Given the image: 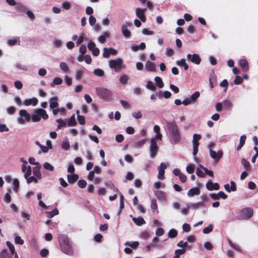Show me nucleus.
Returning a JSON list of instances; mask_svg holds the SVG:
<instances>
[{
	"label": "nucleus",
	"mask_w": 258,
	"mask_h": 258,
	"mask_svg": "<svg viewBox=\"0 0 258 258\" xmlns=\"http://www.w3.org/2000/svg\"><path fill=\"white\" fill-rule=\"evenodd\" d=\"M153 131L156 135L149 140V156L152 159L156 157L159 150L157 141H160L162 139V135L160 133V127L159 125H155Z\"/></svg>",
	"instance_id": "nucleus-1"
},
{
	"label": "nucleus",
	"mask_w": 258,
	"mask_h": 258,
	"mask_svg": "<svg viewBox=\"0 0 258 258\" xmlns=\"http://www.w3.org/2000/svg\"><path fill=\"white\" fill-rule=\"evenodd\" d=\"M58 241L61 251L67 254L72 253V246L69 243L67 236L66 235L61 234L58 236Z\"/></svg>",
	"instance_id": "nucleus-2"
},
{
	"label": "nucleus",
	"mask_w": 258,
	"mask_h": 258,
	"mask_svg": "<svg viewBox=\"0 0 258 258\" xmlns=\"http://www.w3.org/2000/svg\"><path fill=\"white\" fill-rule=\"evenodd\" d=\"M47 119L48 115L46 111L42 108L36 109L34 110L32 114H31V119L34 122L39 121L41 119Z\"/></svg>",
	"instance_id": "nucleus-3"
},
{
	"label": "nucleus",
	"mask_w": 258,
	"mask_h": 258,
	"mask_svg": "<svg viewBox=\"0 0 258 258\" xmlns=\"http://www.w3.org/2000/svg\"><path fill=\"white\" fill-rule=\"evenodd\" d=\"M31 119V114L26 110L21 109L19 111V116L17 118V122L19 124L24 125L26 122H28Z\"/></svg>",
	"instance_id": "nucleus-4"
},
{
	"label": "nucleus",
	"mask_w": 258,
	"mask_h": 258,
	"mask_svg": "<svg viewBox=\"0 0 258 258\" xmlns=\"http://www.w3.org/2000/svg\"><path fill=\"white\" fill-rule=\"evenodd\" d=\"M96 91L97 95L101 98L108 100H109L112 96L110 90L104 88H96Z\"/></svg>",
	"instance_id": "nucleus-5"
},
{
	"label": "nucleus",
	"mask_w": 258,
	"mask_h": 258,
	"mask_svg": "<svg viewBox=\"0 0 258 258\" xmlns=\"http://www.w3.org/2000/svg\"><path fill=\"white\" fill-rule=\"evenodd\" d=\"M123 60L121 58H116L109 61V66L111 69H113L115 72H119L122 68L125 67L123 65Z\"/></svg>",
	"instance_id": "nucleus-6"
},
{
	"label": "nucleus",
	"mask_w": 258,
	"mask_h": 258,
	"mask_svg": "<svg viewBox=\"0 0 258 258\" xmlns=\"http://www.w3.org/2000/svg\"><path fill=\"white\" fill-rule=\"evenodd\" d=\"M253 215V210L250 208H245L240 211L239 219L249 220Z\"/></svg>",
	"instance_id": "nucleus-7"
},
{
	"label": "nucleus",
	"mask_w": 258,
	"mask_h": 258,
	"mask_svg": "<svg viewBox=\"0 0 258 258\" xmlns=\"http://www.w3.org/2000/svg\"><path fill=\"white\" fill-rule=\"evenodd\" d=\"M132 24L129 22H125L121 26V32L122 35L126 38H128L131 36V32L128 29V27H131Z\"/></svg>",
	"instance_id": "nucleus-8"
},
{
	"label": "nucleus",
	"mask_w": 258,
	"mask_h": 258,
	"mask_svg": "<svg viewBox=\"0 0 258 258\" xmlns=\"http://www.w3.org/2000/svg\"><path fill=\"white\" fill-rule=\"evenodd\" d=\"M186 57L188 60L195 64H199L201 63V58L200 55L198 54H187Z\"/></svg>",
	"instance_id": "nucleus-9"
},
{
	"label": "nucleus",
	"mask_w": 258,
	"mask_h": 258,
	"mask_svg": "<svg viewBox=\"0 0 258 258\" xmlns=\"http://www.w3.org/2000/svg\"><path fill=\"white\" fill-rule=\"evenodd\" d=\"M209 152L210 157L214 159L216 162H218L223 155V152L221 150H219L218 152H216L212 149H210Z\"/></svg>",
	"instance_id": "nucleus-10"
},
{
	"label": "nucleus",
	"mask_w": 258,
	"mask_h": 258,
	"mask_svg": "<svg viewBox=\"0 0 258 258\" xmlns=\"http://www.w3.org/2000/svg\"><path fill=\"white\" fill-rule=\"evenodd\" d=\"M146 11V9H141L138 8L136 9V14L137 17H138L140 20L145 22L146 20V16H145V12Z\"/></svg>",
	"instance_id": "nucleus-11"
},
{
	"label": "nucleus",
	"mask_w": 258,
	"mask_h": 258,
	"mask_svg": "<svg viewBox=\"0 0 258 258\" xmlns=\"http://www.w3.org/2000/svg\"><path fill=\"white\" fill-rule=\"evenodd\" d=\"M180 140L179 130L171 132L170 141L172 144H176Z\"/></svg>",
	"instance_id": "nucleus-12"
},
{
	"label": "nucleus",
	"mask_w": 258,
	"mask_h": 258,
	"mask_svg": "<svg viewBox=\"0 0 258 258\" xmlns=\"http://www.w3.org/2000/svg\"><path fill=\"white\" fill-rule=\"evenodd\" d=\"M167 168L166 165L164 163H161L157 169L158 171V178L159 179L163 180L165 178L164 173L165 169Z\"/></svg>",
	"instance_id": "nucleus-13"
},
{
	"label": "nucleus",
	"mask_w": 258,
	"mask_h": 258,
	"mask_svg": "<svg viewBox=\"0 0 258 258\" xmlns=\"http://www.w3.org/2000/svg\"><path fill=\"white\" fill-rule=\"evenodd\" d=\"M38 102V100L36 97L25 99L22 103L25 106H36Z\"/></svg>",
	"instance_id": "nucleus-14"
},
{
	"label": "nucleus",
	"mask_w": 258,
	"mask_h": 258,
	"mask_svg": "<svg viewBox=\"0 0 258 258\" xmlns=\"http://www.w3.org/2000/svg\"><path fill=\"white\" fill-rule=\"evenodd\" d=\"M116 50L113 48H104L103 50L102 55L104 57L108 58L111 54L116 55Z\"/></svg>",
	"instance_id": "nucleus-15"
},
{
	"label": "nucleus",
	"mask_w": 258,
	"mask_h": 258,
	"mask_svg": "<svg viewBox=\"0 0 258 258\" xmlns=\"http://www.w3.org/2000/svg\"><path fill=\"white\" fill-rule=\"evenodd\" d=\"M206 187L209 190H218L220 186L217 183H214L211 180H209L206 183Z\"/></svg>",
	"instance_id": "nucleus-16"
},
{
	"label": "nucleus",
	"mask_w": 258,
	"mask_h": 258,
	"mask_svg": "<svg viewBox=\"0 0 258 258\" xmlns=\"http://www.w3.org/2000/svg\"><path fill=\"white\" fill-rule=\"evenodd\" d=\"M22 171L24 173V176L25 178H27L28 176L31 175L32 169L30 166L22 165Z\"/></svg>",
	"instance_id": "nucleus-17"
},
{
	"label": "nucleus",
	"mask_w": 258,
	"mask_h": 258,
	"mask_svg": "<svg viewBox=\"0 0 258 258\" xmlns=\"http://www.w3.org/2000/svg\"><path fill=\"white\" fill-rule=\"evenodd\" d=\"M224 186L225 189L228 192L235 191L237 189L236 184L233 181H231L230 185L229 184H226Z\"/></svg>",
	"instance_id": "nucleus-18"
},
{
	"label": "nucleus",
	"mask_w": 258,
	"mask_h": 258,
	"mask_svg": "<svg viewBox=\"0 0 258 258\" xmlns=\"http://www.w3.org/2000/svg\"><path fill=\"white\" fill-rule=\"evenodd\" d=\"M7 44L10 46L15 45H20V40L19 37L11 38L7 40Z\"/></svg>",
	"instance_id": "nucleus-19"
},
{
	"label": "nucleus",
	"mask_w": 258,
	"mask_h": 258,
	"mask_svg": "<svg viewBox=\"0 0 258 258\" xmlns=\"http://www.w3.org/2000/svg\"><path fill=\"white\" fill-rule=\"evenodd\" d=\"M110 33L109 31H106L103 32L101 35H100L98 38V40L101 43H104L106 39L110 37Z\"/></svg>",
	"instance_id": "nucleus-20"
},
{
	"label": "nucleus",
	"mask_w": 258,
	"mask_h": 258,
	"mask_svg": "<svg viewBox=\"0 0 258 258\" xmlns=\"http://www.w3.org/2000/svg\"><path fill=\"white\" fill-rule=\"evenodd\" d=\"M40 165L36 166L33 168L32 171L34 176L37 177L39 180L42 178V175L40 172Z\"/></svg>",
	"instance_id": "nucleus-21"
},
{
	"label": "nucleus",
	"mask_w": 258,
	"mask_h": 258,
	"mask_svg": "<svg viewBox=\"0 0 258 258\" xmlns=\"http://www.w3.org/2000/svg\"><path fill=\"white\" fill-rule=\"evenodd\" d=\"M222 103L224 110L227 111L231 110L233 107V104L230 100L227 99L224 100L222 101Z\"/></svg>",
	"instance_id": "nucleus-22"
},
{
	"label": "nucleus",
	"mask_w": 258,
	"mask_h": 258,
	"mask_svg": "<svg viewBox=\"0 0 258 258\" xmlns=\"http://www.w3.org/2000/svg\"><path fill=\"white\" fill-rule=\"evenodd\" d=\"M167 127L170 132L178 130V128L174 121H167Z\"/></svg>",
	"instance_id": "nucleus-23"
},
{
	"label": "nucleus",
	"mask_w": 258,
	"mask_h": 258,
	"mask_svg": "<svg viewBox=\"0 0 258 258\" xmlns=\"http://www.w3.org/2000/svg\"><path fill=\"white\" fill-rule=\"evenodd\" d=\"M151 209L153 214L157 215L158 214V206L155 200L151 201Z\"/></svg>",
	"instance_id": "nucleus-24"
},
{
	"label": "nucleus",
	"mask_w": 258,
	"mask_h": 258,
	"mask_svg": "<svg viewBox=\"0 0 258 258\" xmlns=\"http://www.w3.org/2000/svg\"><path fill=\"white\" fill-rule=\"evenodd\" d=\"M131 217H132V219L135 223L138 226H141L145 224V221L142 217H139L138 218L133 217L132 215H130Z\"/></svg>",
	"instance_id": "nucleus-25"
},
{
	"label": "nucleus",
	"mask_w": 258,
	"mask_h": 258,
	"mask_svg": "<svg viewBox=\"0 0 258 258\" xmlns=\"http://www.w3.org/2000/svg\"><path fill=\"white\" fill-rule=\"evenodd\" d=\"M176 64L180 67H183L184 70H187L188 69V66L186 62L185 58H181L180 60H177Z\"/></svg>",
	"instance_id": "nucleus-26"
},
{
	"label": "nucleus",
	"mask_w": 258,
	"mask_h": 258,
	"mask_svg": "<svg viewBox=\"0 0 258 258\" xmlns=\"http://www.w3.org/2000/svg\"><path fill=\"white\" fill-rule=\"evenodd\" d=\"M146 69L150 72H155L156 71V66L155 64L150 61H147L145 64Z\"/></svg>",
	"instance_id": "nucleus-27"
},
{
	"label": "nucleus",
	"mask_w": 258,
	"mask_h": 258,
	"mask_svg": "<svg viewBox=\"0 0 258 258\" xmlns=\"http://www.w3.org/2000/svg\"><path fill=\"white\" fill-rule=\"evenodd\" d=\"M239 65L244 71H247L248 70V63L246 59H243L240 60Z\"/></svg>",
	"instance_id": "nucleus-28"
},
{
	"label": "nucleus",
	"mask_w": 258,
	"mask_h": 258,
	"mask_svg": "<svg viewBox=\"0 0 258 258\" xmlns=\"http://www.w3.org/2000/svg\"><path fill=\"white\" fill-rule=\"evenodd\" d=\"M200 193V189L198 187L190 188L187 192V196L192 197L195 195H199Z\"/></svg>",
	"instance_id": "nucleus-29"
},
{
	"label": "nucleus",
	"mask_w": 258,
	"mask_h": 258,
	"mask_svg": "<svg viewBox=\"0 0 258 258\" xmlns=\"http://www.w3.org/2000/svg\"><path fill=\"white\" fill-rule=\"evenodd\" d=\"M146 47V44L144 42H142L140 45H132L131 46V49L133 51H137L140 49H144Z\"/></svg>",
	"instance_id": "nucleus-30"
},
{
	"label": "nucleus",
	"mask_w": 258,
	"mask_h": 258,
	"mask_svg": "<svg viewBox=\"0 0 258 258\" xmlns=\"http://www.w3.org/2000/svg\"><path fill=\"white\" fill-rule=\"evenodd\" d=\"M78 178V175L75 174H68L67 175L68 182L71 184L75 182L77 180Z\"/></svg>",
	"instance_id": "nucleus-31"
},
{
	"label": "nucleus",
	"mask_w": 258,
	"mask_h": 258,
	"mask_svg": "<svg viewBox=\"0 0 258 258\" xmlns=\"http://www.w3.org/2000/svg\"><path fill=\"white\" fill-rule=\"evenodd\" d=\"M85 69L83 68L82 70H77L75 73V79L77 80H80L85 72Z\"/></svg>",
	"instance_id": "nucleus-32"
},
{
	"label": "nucleus",
	"mask_w": 258,
	"mask_h": 258,
	"mask_svg": "<svg viewBox=\"0 0 258 258\" xmlns=\"http://www.w3.org/2000/svg\"><path fill=\"white\" fill-rule=\"evenodd\" d=\"M129 80L130 78L128 76L125 74H122L119 78V82L122 85H124L128 83Z\"/></svg>",
	"instance_id": "nucleus-33"
},
{
	"label": "nucleus",
	"mask_w": 258,
	"mask_h": 258,
	"mask_svg": "<svg viewBox=\"0 0 258 258\" xmlns=\"http://www.w3.org/2000/svg\"><path fill=\"white\" fill-rule=\"evenodd\" d=\"M57 101L58 98L56 97L51 98L49 100L50 107L51 108H54L57 107L58 105Z\"/></svg>",
	"instance_id": "nucleus-34"
},
{
	"label": "nucleus",
	"mask_w": 258,
	"mask_h": 258,
	"mask_svg": "<svg viewBox=\"0 0 258 258\" xmlns=\"http://www.w3.org/2000/svg\"><path fill=\"white\" fill-rule=\"evenodd\" d=\"M70 145L69 139L67 137L63 138V142L61 144V148L64 150H68L70 149Z\"/></svg>",
	"instance_id": "nucleus-35"
},
{
	"label": "nucleus",
	"mask_w": 258,
	"mask_h": 258,
	"mask_svg": "<svg viewBox=\"0 0 258 258\" xmlns=\"http://www.w3.org/2000/svg\"><path fill=\"white\" fill-rule=\"evenodd\" d=\"M62 83V79L59 77H55L53 79L52 82L50 83V86L54 87L55 85L61 84Z\"/></svg>",
	"instance_id": "nucleus-36"
},
{
	"label": "nucleus",
	"mask_w": 258,
	"mask_h": 258,
	"mask_svg": "<svg viewBox=\"0 0 258 258\" xmlns=\"http://www.w3.org/2000/svg\"><path fill=\"white\" fill-rule=\"evenodd\" d=\"M124 245L129 246L134 249H136L138 247L139 243L138 241H126L124 243Z\"/></svg>",
	"instance_id": "nucleus-37"
},
{
	"label": "nucleus",
	"mask_w": 258,
	"mask_h": 258,
	"mask_svg": "<svg viewBox=\"0 0 258 258\" xmlns=\"http://www.w3.org/2000/svg\"><path fill=\"white\" fill-rule=\"evenodd\" d=\"M155 81L156 84V86L159 88H162L164 86V84L163 83L162 79L160 77H156L154 79Z\"/></svg>",
	"instance_id": "nucleus-38"
},
{
	"label": "nucleus",
	"mask_w": 258,
	"mask_h": 258,
	"mask_svg": "<svg viewBox=\"0 0 258 258\" xmlns=\"http://www.w3.org/2000/svg\"><path fill=\"white\" fill-rule=\"evenodd\" d=\"M146 139H144L140 140L136 142H135L134 144V146L135 148H140L142 147L146 142Z\"/></svg>",
	"instance_id": "nucleus-39"
},
{
	"label": "nucleus",
	"mask_w": 258,
	"mask_h": 258,
	"mask_svg": "<svg viewBox=\"0 0 258 258\" xmlns=\"http://www.w3.org/2000/svg\"><path fill=\"white\" fill-rule=\"evenodd\" d=\"M56 121L58 123L57 130H59L62 127H65L67 125L66 121L62 120V119H56Z\"/></svg>",
	"instance_id": "nucleus-40"
},
{
	"label": "nucleus",
	"mask_w": 258,
	"mask_h": 258,
	"mask_svg": "<svg viewBox=\"0 0 258 258\" xmlns=\"http://www.w3.org/2000/svg\"><path fill=\"white\" fill-rule=\"evenodd\" d=\"M155 194L156 197L159 200H165V193L160 190H157L155 191Z\"/></svg>",
	"instance_id": "nucleus-41"
},
{
	"label": "nucleus",
	"mask_w": 258,
	"mask_h": 258,
	"mask_svg": "<svg viewBox=\"0 0 258 258\" xmlns=\"http://www.w3.org/2000/svg\"><path fill=\"white\" fill-rule=\"evenodd\" d=\"M246 138V136H245V135H242L240 137L239 144L237 147V150H240L241 148V147L244 145L245 142Z\"/></svg>",
	"instance_id": "nucleus-42"
},
{
	"label": "nucleus",
	"mask_w": 258,
	"mask_h": 258,
	"mask_svg": "<svg viewBox=\"0 0 258 258\" xmlns=\"http://www.w3.org/2000/svg\"><path fill=\"white\" fill-rule=\"evenodd\" d=\"M59 67L62 72H63L64 73H67V72H69V69L68 64L66 62H61L59 63Z\"/></svg>",
	"instance_id": "nucleus-43"
},
{
	"label": "nucleus",
	"mask_w": 258,
	"mask_h": 258,
	"mask_svg": "<svg viewBox=\"0 0 258 258\" xmlns=\"http://www.w3.org/2000/svg\"><path fill=\"white\" fill-rule=\"evenodd\" d=\"M25 179H26V181L28 184H30L31 182L37 183L38 180H39L35 176L31 175L28 176L27 178Z\"/></svg>",
	"instance_id": "nucleus-44"
},
{
	"label": "nucleus",
	"mask_w": 258,
	"mask_h": 258,
	"mask_svg": "<svg viewBox=\"0 0 258 258\" xmlns=\"http://www.w3.org/2000/svg\"><path fill=\"white\" fill-rule=\"evenodd\" d=\"M13 185L14 186V190L16 192H17L19 187V181L18 179L15 178L13 180Z\"/></svg>",
	"instance_id": "nucleus-45"
},
{
	"label": "nucleus",
	"mask_w": 258,
	"mask_h": 258,
	"mask_svg": "<svg viewBox=\"0 0 258 258\" xmlns=\"http://www.w3.org/2000/svg\"><path fill=\"white\" fill-rule=\"evenodd\" d=\"M76 113L77 114V118L78 121L80 124H84L85 123V119L83 116L79 115V111L77 110L76 111Z\"/></svg>",
	"instance_id": "nucleus-46"
},
{
	"label": "nucleus",
	"mask_w": 258,
	"mask_h": 258,
	"mask_svg": "<svg viewBox=\"0 0 258 258\" xmlns=\"http://www.w3.org/2000/svg\"><path fill=\"white\" fill-rule=\"evenodd\" d=\"M201 136L199 134H194L193 136L192 145L197 144V145H199V141L201 139Z\"/></svg>",
	"instance_id": "nucleus-47"
},
{
	"label": "nucleus",
	"mask_w": 258,
	"mask_h": 258,
	"mask_svg": "<svg viewBox=\"0 0 258 258\" xmlns=\"http://www.w3.org/2000/svg\"><path fill=\"white\" fill-rule=\"evenodd\" d=\"M43 168L49 171H53L54 170V167L48 162H45L43 165Z\"/></svg>",
	"instance_id": "nucleus-48"
},
{
	"label": "nucleus",
	"mask_w": 258,
	"mask_h": 258,
	"mask_svg": "<svg viewBox=\"0 0 258 258\" xmlns=\"http://www.w3.org/2000/svg\"><path fill=\"white\" fill-rule=\"evenodd\" d=\"M146 87L147 89L151 90L152 91H154L156 89L155 85H154L153 82L151 81H149L147 82Z\"/></svg>",
	"instance_id": "nucleus-49"
},
{
	"label": "nucleus",
	"mask_w": 258,
	"mask_h": 258,
	"mask_svg": "<svg viewBox=\"0 0 258 258\" xmlns=\"http://www.w3.org/2000/svg\"><path fill=\"white\" fill-rule=\"evenodd\" d=\"M66 112V109L64 108H57L56 109H53L52 110V112L54 115H56L58 112H60L61 114H64Z\"/></svg>",
	"instance_id": "nucleus-50"
},
{
	"label": "nucleus",
	"mask_w": 258,
	"mask_h": 258,
	"mask_svg": "<svg viewBox=\"0 0 258 258\" xmlns=\"http://www.w3.org/2000/svg\"><path fill=\"white\" fill-rule=\"evenodd\" d=\"M185 251V249H176L175 251V255L173 258H179L180 256L183 254Z\"/></svg>",
	"instance_id": "nucleus-51"
},
{
	"label": "nucleus",
	"mask_w": 258,
	"mask_h": 258,
	"mask_svg": "<svg viewBox=\"0 0 258 258\" xmlns=\"http://www.w3.org/2000/svg\"><path fill=\"white\" fill-rule=\"evenodd\" d=\"M68 125L69 126H74L76 124L75 114H73L68 120Z\"/></svg>",
	"instance_id": "nucleus-52"
},
{
	"label": "nucleus",
	"mask_w": 258,
	"mask_h": 258,
	"mask_svg": "<svg viewBox=\"0 0 258 258\" xmlns=\"http://www.w3.org/2000/svg\"><path fill=\"white\" fill-rule=\"evenodd\" d=\"M132 114V116L136 119L141 118L143 116L142 112L139 110L133 112Z\"/></svg>",
	"instance_id": "nucleus-53"
},
{
	"label": "nucleus",
	"mask_w": 258,
	"mask_h": 258,
	"mask_svg": "<svg viewBox=\"0 0 258 258\" xmlns=\"http://www.w3.org/2000/svg\"><path fill=\"white\" fill-rule=\"evenodd\" d=\"M213 229V226L212 224L209 225L208 227L204 228L203 230V232L205 234H208L210 233Z\"/></svg>",
	"instance_id": "nucleus-54"
},
{
	"label": "nucleus",
	"mask_w": 258,
	"mask_h": 258,
	"mask_svg": "<svg viewBox=\"0 0 258 258\" xmlns=\"http://www.w3.org/2000/svg\"><path fill=\"white\" fill-rule=\"evenodd\" d=\"M8 114L13 115L16 111V108L14 106H9L6 109Z\"/></svg>",
	"instance_id": "nucleus-55"
},
{
	"label": "nucleus",
	"mask_w": 258,
	"mask_h": 258,
	"mask_svg": "<svg viewBox=\"0 0 258 258\" xmlns=\"http://www.w3.org/2000/svg\"><path fill=\"white\" fill-rule=\"evenodd\" d=\"M6 244H7V246H8V247L9 248L11 254H14L15 253V247L13 245V244L12 243H11V242L9 241H7L6 242Z\"/></svg>",
	"instance_id": "nucleus-56"
},
{
	"label": "nucleus",
	"mask_w": 258,
	"mask_h": 258,
	"mask_svg": "<svg viewBox=\"0 0 258 258\" xmlns=\"http://www.w3.org/2000/svg\"><path fill=\"white\" fill-rule=\"evenodd\" d=\"M177 232L175 229H171L168 232V235L170 238H174L176 236Z\"/></svg>",
	"instance_id": "nucleus-57"
},
{
	"label": "nucleus",
	"mask_w": 258,
	"mask_h": 258,
	"mask_svg": "<svg viewBox=\"0 0 258 258\" xmlns=\"http://www.w3.org/2000/svg\"><path fill=\"white\" fill-rule=\"evenodd\" d=\"M106 185H107L111 189L113 190V191L115 192H119L118 189L115 186L114 184L112 182H108L106 184Z\"/></svg>",
	"instance_id": "nucleus-58"
},
{
	"label": "nucleus",
	"mask_w": 258,
	"mask_h": 258,
	"mask_svg": "<svg viewBox=\"0 0 258 258\" xmlns=\"http://www.w3.org/2000/svg\"><path fill=\"white\" fill-rule=\"evenodd\" d=\"M200 93L198 91L195 92L193 93L190 97V99L193 102H195L196 100L199 97Z\"/></svg>",
	"instance_id": "nucleus-59"
},
{
	"label": "nucleus",
	"mask_w": 258,
	"mask_h": 258,
	"mask_svg": "<svg viewBox=\"0 0 258 258\" xmlns=\"http://www.w3.org/2000/svg\"><path fill=\"white\" fill-rule=\"evenodd\" d=\"M94 74L95 75L98 77H102L104 75V72L102 70L100 69H96L94 71Z\"/></svg>",
	"instance_id": "nucleus-60"
},
{
	"label": "nucleus",
	"mask_w": 258,
	"mask_h": 258,
	"mask_svg": "<svg viewBox=\"0 0 258 258\" xmlns=\"http://www.w3.org/2000/svg\"><path fill=\"white\" fill-rule=\"evenodd\" d=\"M4 201L6 203H10L11 201V197L9 192L6 193L4 197Z\"/></svg>",
	"instance_id": "nucleus-61"
},
{
	"label": "nucleus",
	"mask_w": 258,
	"mask_h": 258,
	"mask_svg": "<svg viewBox=\"0 0 258 258\" xmlns=\"http://www.w3.org/2000/svg\"><path fill=\"white\" fill-rule=\"evenodd\" d=\"M186 171L189 174H191L194 172V165L193 164H189L186 166Z\"/></svg>",
	"instance_id": "nucleus-62"
},
{
	"label": "nucleus",
	"mask_w": 258,
	"mask_h": 258,
	"mask_svg": "<svg viewBox=\"0 0 258 258\" xmlns=\"http://www.w3.org/2000/svg\"><path fill=\"white\" fill-rule=\"evenodd\" d=\"M15 242L16 244L22 245L24 244V240L19 236H17L15 238Z\"/></svg>",
	"instance_id": "nucleus-63"
},
{
	"label": "nucleus",
	"mask_w": 258,
	"mask_h": 258,
	"mask_svg": "<svg viewBox=\"0 0 258 258\" xmlns=\"http://www.w3.org/2000/svg\"><path fill=\"white\" fill-rule=\"evenodd\" d=\"M0 256L3 258H11L10 257H9V253L6 249H3L0 252Z\"/></svg>",
	"instance_id": "nucleus-64"
}]
</instances>
